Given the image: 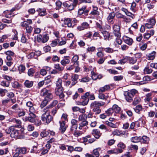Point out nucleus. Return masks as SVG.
<instances>
[{
  "mask_svg": "<svg viewBox=\"0 0 157 157\" xmlns=\"http://www.w3.org/2000/svg\"><path fill=\"white\" fill-rule=\"evenodd\" d=\"M105 103V102L102 101H95L91 103L90 106L92 109L93 111L95 112L96 114H98L101 112L100 107L103 106Z\"/></svg>",
  "mask_w": 157,
  "mask_h": 157,
  "instance_id": "nucleus-1",
  "label": "nucleus"
},
{
  "mask_svg": "<svg viewBox=\"0 0 157 157\" xmlns=\"http://www.w3.org/2000/svg\"><path fill=\"white\" fill-rule=\"evenodd\" d=\"M43 112L41 115V119L45 124H48L52 121L53 117L50 115V111L47 107L43 109Z\"/></svg>",
  "mask_w": 157,
  "mask_h": 157,
  "instance_id": "nucleus-2",
  "label": "nucleus"
},
{
  "mask_svg": "<svg viewBox=\"0 0 157 157\" xmlns=\"http://www.w3.org/2000/svg\"><path fill=\"white\" fill-rule=\"evenodd\" d=\"M40 94L41 96L44 97L45 99H52L53 98L52 95L50 91L45 88L41 90Z\"/></svg>",
  "mask_w": 157,
  "mask_h": 157,
  "instance_id": "nucleus-3",
  "label": "nucleus"
},
{
  "mask_svg": "<svg viewBox=\"0 0 157 157\" xmlns=\"http://www.w3.org/2000/svg\"><path fill=\"white\" fill-rule=\"evenodd\" d=\"M10 129L11 131L10 136L12 138H14L16 139H20L21 138L19 131L15 129L14 126H10Z\"/></svg>",
  "mask_w": 157,
  "mask_h": 157,
  "instance_id": "nucleus-4",
  "label": "nucleus"
},
{
  "mask_svg": "<svg viewBox=\"0 0 157 157\" xmlns=\"http://www.w3.org/2000/svg\"><path fill=\"white\" fill-rule=\"evenodd\" d=\"M16 152L13 154V157H23L20 154H23L27 153V149L25 147L17 148L15 150Z\"/></svg>",
  "mask_w": 157,
  "mask_h": 157,
  "instance_id": "nucleus-5",
  "label": "nucleus"
},
{
  "mask_svg": "<svg viewBox=\"0 0 157 157\" xmlns=\"http://www.w3.org/2000/svg\"><path fill=\"white\" fill-rule=\"evenodd\" d=\"M61 21L63 22L62 24V26L63 27H66L67 26L69 28H73L71 23V20L69 18H62L61 20Z\"/></svg>",
  "mask_w": 157,
  "mask_h": 157,
  "instance_id": "nucleus-6",
  "label": "nucleus"
},
{
  "mask_svg": "<svg viewBox=\"0 0 157 157\" xmlns=\"http://www.w3.org/2000/svg\"><path fill=\"white\" fill-rule=\"evenodd\" d=\"M29 116H25L24 117L22 118L23 120L25 121L26 122L27 121L32 123H34L36 122V116L35 114L33 115H29Z\"/></svg>",
  "mask_w": 157,
  "mask_h": 157,
  "instance_id": "nucleus-7",
  "label": "nucleus"
},
{
  "mask_svg": "<svg viewBox=\"0 0 157 157\" xmlns=\"http://www.w3.org/2000/svg\"><path fill=\"white\" fill-rule=\"evenodd\" d=\"M147 23L145 24V27L148 29H151L155 24V19L152 17L148 19L147 20Z\"/></svg>",
  "mask_w": 157,
  "mask_h": 157,
  "instance_id": "nucleus-8",
  "label": "nucleus"
},
{
  "mask_svg": "<svg viewBox=\"0 0 157 157\" xmlns=\"http://www.w3.org/2000/svg\"><path fill=\"white\" fill-rule=\"evenodd\" d=\"M113 33L115 36L118 38L121 37L120 27L119 25H114L113 26Z\"/></svg>",
  "mask_w": 157,
  "mask_h": 157,
  "instance_id": "nucleus-9",
  "label": "nucleus"
},
{
  "mask_svg": "<svg viewBox=\"0 0 157 157\" xmlns=\"http://www.w3.org/2000/svg\"><path fill=\"white\" fill-rule=\"evenodd\" d=\"M42 36L41 35H38L36 36V40L39 43H45L49 39V36L47 34L44 35V39L42 40Z\"/></svg>",
  "mask_w": 157,
  "mask_h": 157,
  "instance_id": "nucleus-10",
  "label": "nucleus"
},
{
  "mask_svg": "<svg viewBox=\"0 0 157 157\" xmlns=\"http://www.w3.org/2000/svg\"><path fill=\"white\" fill-rule=\"evenodd\" d=\"M63 91V87H56L55 90V92L56 95L59 96L61 99H62L64 97Z\"/></svg>",
  "mask_w": 157,
  "mask_h": 157,
  "instance_id": "nucleus-11",
  "label": "nucleus"
},
{
  "mask_svg": "<svg viewBox=\"0 0 157 157\" xmlns=\"http://www.w3.org/2000/svg\"><path fill=\"white\" fill-rule=\"evenodd\" d=\"M59 123L60 124V127L59 129L62 133H63L67 128V126L65 124V122L61 120L59 121Z\"/></svg>",
  "mask_w": 157,
  "mask_h": 157,
  "instance_id": "nucleus-12",
  "label": "nucleus"
},
{
  "mask_svg": "<svg viewBox=\"0 0 157 157\" xmlns=\"http://www.w3.org/2000/svg\"><path fill=\"white\" fill-rule=\"evenodd\" d=\"M89 27V24L86 22H83L80 26L77 27V29L79 31H82L86 29Z\"/></svg>",
  "mask_w": 157,
  "mask_h": 157,
  "instance_id": "nucleus-13",
  "label": "nucleus"
},
{
  "mask_svg": "<svg viewBox=\"0 0 157 157\" xmlns=\"http://www.w3.org/2000/svg\"><path fill=\"white\" fill-rule=\"evenodd\" d=\"M91 134L96 139L99 138L101 136V133L100 131L98 129H94L92 131Z\"/></svg>",
  "mask_w": 157,
  "mask_h": 157,
  "instance_id": "nucleus-14",
  "label": "nucleus"
},
{
  "mask_svg": "<svg viewBox=\"0 0 157 157\" xmlns=\"http://www.w3.org/2000/svg\"><path fill=\"white\" fill-rule=\"evenodd\" d=\"M70 57L68 56H65L63 59L62 60L60 63L63 66H65L67 64H69L70 62Z\"/></svg>",
  "mask_w": 157,
  "mask_h": 157,
  "instance_id": "nucleus-15",
  "label": "nucleus"
},
{
  "mask_svg": "<svg viewBox=\"0 0 157 157\" xmlns=\"http://www.w3.org/2000/svg\"><path fill=\"white\" fill-rule=\"evenodd\" d=\"M124 95L127 101L130 102L132 100L133 97L131 95V94L129 93V92L126 91L124 92Z\"/></svg>",
  "mask_w": 157,
  "mask_h": 157,
  "instance_id": "nucleus-16",
  "label": "nucleus"
},
{
  "mask_svg": "<svg viewBox=\"0 0 157 157\" xmlns=\"http://www.w3.org/2000/svg\"><path fill=\"white\" fill-rule=\"evenodd\" d=\"M125 132L120 130L117 129H114L112 132V134L113 136H120L121 135H124L125 134Z\"/></svg>",
  "mask_w": 157,
  "mask_h": 157,
  "instance_id": "nucleus-17",
  "label": "nucleus"
},
{
  "mask_svg": "<svg viewBox=\"0 0 157 157\" xmlns=\"http://www.w3.org/2000/svg\"><path fill=\"white\" fill-rule=\"evenodd\" d=\"M25 29L26 30L25 34L28 37H29L33 31V28L31 26L28 25L25 28Z\"/></svg>",
  "mask_w": 157,
  "mask_h": 157,
  "instance_id": "nucleus-18",
  "label": "nucleus"
},
{
  "mask_svg": "<svg viewBox=\"0 0 157 157\" xmlns=\"http://www.w3.org/2000/svg\"><path fill=\"white\" fill-rule=\"evenodd\" d=\"M123 40L124 42L127 44L131 45L132 43L133 40L131 38L127 36L123 37Z\"/></svg>",
  "mask_w": 157,
  "mask_h": 157,
  "instance_id": "nucleus-19",
  "label": "nucleus"
},
{
  "mask_svg": "<svg viewBox=\"0 0 157 157\" xmlns=\"http://www.w3.org/2000/svg\"><path fill=\"white\" fill-rule=\"evenodd\" d=\"M10 121L17 124V125H15V126L17 127H19L20 126H21V122L20 120L13 118L10 120Z\"/></svg>",
  "mask_w": 157,
  "mask_h": 157,
  "instance_id": "nucleus-20",
  "label": "nucleus"
},
{
  "mask_svg": "<svg viewBox=\"0 0 157 157\" xmlns=\"http://www.w3.org/2000/svg\"><path fill=\"white\" fill-rule=\"evenodd\" d=\"M115 16L114 13H109L107 18V20L108 22L111 24H113V20Z\"/></svg>",
  "mask_w": 157,
  "mask_h": 157,
  "instance_id": "nucleus-21",
  "label": "nucleus"
},
{
  "mask_svg": "<svg viewBox=\"0 0 157 157\" xmlns=\"http://www.w3.org/2000/svg\"><path fill=\"white\" fill-rule=\"evenodd\" d=\"M122 151L123 150L121 149H117L109 150L108 151V153L109 154H117L118 153H122Z\"/></svg>",
  "mask_w": 157,
  "mask_h": 157,
  "instance_id": "nucleus-22",
  "label": "nucleus"
},
{
  "mask_svg": "<svg viewBox=\"0 0 157 157\" xmlns=\"http://www.w3.org/2000/svg\"><path fill=\"white\" fill-rule=\"evenodd\" d=\"M152 95V93H147L145 95V98L144 99V101L145 102L148 103L152 99L151 97Z\"/></svg>",
  "mask_w": 157,
  "mask_h": 157,
  "instance_id": "nucleus-23",
  "label": "nucleus"
},
{
  "mask_svg": "<svg viewBox=\"0 0 157 157\" xmlns=\"http://www.w3.org/2000/svg\"><path fill=\"white\" fill-rule=\"evenodd\" d=\"M102 33L104 36V40H109L112 38L110 37V33L108 32L104 31L102 32Z\"/></svg>",
  "mask_w": 157,
  "mask_h": 157,
  "instance_id": "nucleus-24",
  "label": "nucleus"
},
{
  "mask_svg": "<svg viewBox=\"0 0 157 157\" xmlns=\"http://www.w3.org/2000/svg\"><path fill=\"white\" fill-rule=\"evenodd\" d=\"M110 89V86L109 85H106L104 87L100 88L98 90L99 92H103L106 91Z\"/></svg>",
  "mask_w": 157,
  "mask_h": 157,
  "instance_id": "nucleus-25",
  "label": "nucleus"
},
{
  "mask_svg": "<svg viewBox=\"0 0 157 157\" xmlns=\"http://www.w3.org/2000/svg\"><path fill=\"white\" fill-rule=\"evenodd\" d=\"M101 151V148L98 147L93 150L92 153L96 157H99L100 155L99 151Z\"/></svg>",
  "mask_w": 157,
  "mask_h": 157,
  "instance_id": "nucleus-26",
  "label": "nucleus"
},
{
  "mask_svg": "<svg viewBox=\"0 0 157 157\" xmlns=\"http://www.w3.org/2000/svg\"><path fill=\"white\" fill-rule=\"evenodd\" d=\"M156 54V52L155 51H153L151 53L148 54L147 59L149 60H153L155 58V56Z\"/></svg>",
  "mask_w": 157,
  "mask_h": 157,
  "instance_id": "nucleus-27",
  "label": "nucleus"
},
{
  "mask_svg": "<svg viewBox=\"0 0 157 157\" xmlns=\"http://www.w3.org/2000/svg\"><path fill=\"white\" fill-rule=\"evenodd\" d=\"M141 137H140L134 136L131 138V141L133 143H136L140 141Z\"/></svg>",
  "mask_w": 157,
  "mask_h": 157,
  "instance_id": "nucleus-28",
  "label": "nucleus"
},
{
  "mask_svg": "<svg viewBox=\"0 0 157 157\" xmlns=\"http://www.w3.org/2000/svg\"><path fill=\"white\" fill-rule=\"evenodd\" d=\"M82 99L81 101L79 102L78 105H85L88 104L89 100V98H85L84 99Z\"/></svg>",
  "mask_w": 157,
  "mask_h": 157,
  "instance_id": "nucleus-29",
  "label": "nucleus"
},
{
  "mask_svg": "<svg viewBox=\"0 0 157 157\" xmlns=\"http://www.w3.org/2000/svg\"><path fill=\"white\" fill-rule=\"evenodd\" d=\"M88 124V122L86 120L81 121V122L79 124L78 128L79 129H82L83 127L86 126Z\"/></svg>",
  "mask_w": 157,
  "mask_h": 157,
  "instance_id": "nucleus-30",
  "label": "nucleus"
},
{
  "mask_svg": "<svg viewBox=\"0 0 157 157\" xmlns=\"http://www.w3.org/2000/svg\"><path fill=\"white\" fill-rule=\"evenodd\" d=\"M24 84L25 86L26 87L30 88L33 86V82L32 81H30L29 80H26Z\"/></svg>",
  "mask_w": 157,
  "mask_h": 157,
  "instance_id": "nucleus-31",
  "label": "nucleus"
},
{
  "mask_svg": "<svg viewBox=\"0 0 157 157\" xmlns=\"http://www.w3.org/2000/svg\"><path fill=\"white\" fill-rule=\"evenodd\" d=\"M112 109L113 112H115L116 113H119L121 110V108L116 104L114 105L113 106Z\"/></svg>",
  "mask_w": 157,
  "mask_h": 157,
  "instance_id": "nucleus-32",
  "label": "nucleus"
},
{
  "mask_svg": "<svg viewBox=\"0 0 157 157\" xmlns=\"http://www.w3.org/2000/svg\"><path fill=\"white\" fill-rule=\"evenodd\" d=\"M128 61L129 63L130 64H133L135 63L137 61V59H136V58L128 57Z\"/></svg>",
  "mask_w": 157,
  "mask_h": 157,
  "instance_id": "nucleus-33",
  "label": "nucleus"
},
{
  "mask_svg": "<svg viewBox=\"0 0 157 157\" xmlns=\"http://www.w3.org/2000/svg\"><path fill=\"white\" fill-rule=\"evenodd\" d=\"M106 124L108 126L113 128H116L117 127V125L115 124H114L111 122H109L108 121H105Z\"/></svg>",
  "mask_w": 157,
  "mask_h": 157,
  "instance_id": "nucleus-34",
  "label": "nucleus"
},
{
  "mask_svg": "<svg viewBox=\"0 0 157 157\" xmlns=\"http://www.w3.org/2000/svg\"><path fill=\"white\" fill-rule=\"evenodd\" d=\"M93 10L91 12V13L93 15H98L99 14V12L98 11V7L95 6H93Z\"/></svg>",
  "mask_w": 157,
  "mask_h": 157,
  "instance_id": "nucleus-35",
  "label": "nucleus"
},
{
  "mask_svg": "<svg viewBox=\"0 0 157 157\" xmlns=\"http://www.w3.org/2000/svg\"><path fill=\"white\" fill-rule=\"evenodd\" d=\"M87 118L86 115L85 114H81L78 117V120L80 121H84Z\"/></svg>",
  "mask_w": 157,
  "mask_h": 157,
  "instance_id": "nucleus-36",
  "label": "nucleus"
},
{
  "mask_svg": "<svg viewBox=\"0 0 157 157\" xmlns=\"http://www.w3.org/2000/svg\"><path fill=\"white\" fill-rule=\"evenodd\" d=\"M62 80L60 78H59L56 81V87H63L62 86Z\"/></svg>",
  "mask_w": 157,
  "mask_h": 157,
  "instance_id": "nucleus-37",
  "label": "nucleus"
},
{
  "mask_svg": "<svg viewBox=\"0 0 157 157\" xmlns=\"http://www.w3.org/2000/svg\"><path fill=\"white\" fill-rule=\"evenodd\" d=\"M78 56L77 55H75L73 56L72 59V61L74 63V65L78 64Z\"/></svg>",
  "mask_w": 157,
  "mask_h": 157,
  "instance_id": "nucleus-38",
  "label": "nucleus"
},
{
  "mask_svg": "<svg viewBox=\"0 0 157 157\" xmlns=\"http://www.w3.org/2000/svg\"><path fill=\"white\" fill-rule=\"evenodd\" d=\"M99 95L98 97L99 98L101 99H105L106 100L107 99L108 97V96L105 95L104 94H102V92H99Z\"/></svg>",
  "mask_w": 157,
  "mask_h": 157,
  "instance_id": "nucleus-39",
  "label": "nucleus"
},
{
  "mask_svg": "<svg viewBox=\"0 0 157 157\" xmlns=\"http://www.w3.org/2000/svg\"><path fill=\"white\" fill-rule=\"evenodd\" d=\"M51 99H45L44 100V101L41 102L40 107L41 108H43L45 106L47 103H48L49 101Z\"/></svg>",
  "mask_w": 157,
  "mask_h": 157,
  "instance_id": "nucleus-40",
  "label": "nucleus"
},
{
  "mask_svg": "<svg viewBox=\"0 0 157 157\" xmlns=\"http://www.w3.org/2000/svg\"><path fill=\"white\" fill-rule=\"evenodd\" d=\"M37 11L38 12L39 15L41 16H44L46 14V11L45 10H43L40 8L38 9Z\"/></svg>",
  "mask_w": 157,
  "mask_h": 157,
  "instance_id": "nucleus-41",
  "label": "nucleus"
},
{
  "mask_svg": "<svg viewBox=\"0 0 157 157\" xmlns=\"http://www.w3.org/2000/svg\"><path fill=\"white\" fill-rule=\"evenodd\" d=\"M29 115H33L35 114V113H36V109L33 106L29 108Z\"/></svg>",
  "mask_w": 157,
  "mask_h": 157,
  "instance_id": "nucleus-42",
  "label": "nucleus"
},
{
  "mask_svg": "<svg viewBox=\"0 0 157 157\" xmlns=\"http://www.w3.org/2000/svg\"><path fill=\"white\" fill-rule=\"evenodd\" d=\"M134 109L136 112L138 113H140V111L142 109V107L140 105H138L136 106L135 108Z\"/></svg>",
  "mask_w": 157,
  "mask_h": 157,
  "instance_id": "nucleus-43",
  "label": "nucleus"
},
{
  "mask_svg": "<svg viewBox=\"0 0 157 157\" xmlns=\"http://www.w3.org/2000/svg\"><path fill=\"white\" fill-rule=\"evenodd\" d=\"M114 112L112 108H109L107 110L105 111V113L108 116L112 115Z\"/></svg>",
  "mask_w": 157,
  "mask_h": 157,
  "instance_id": "nucleus-44",
  "label": "nucleus"
},
{
  "mask_svg": "<svg viewBox=\"0 0 157 157\" xmlns=\"http://www.w3.org/2000/svg\"><path fill=\"white\" fill-rule=\"evenodd\" d=\"M9 152V150L8 148H6L5 149V151L4 150L0 149V155H6Z\"/></svg>",
  "mask_w": 157,
  "mask_h": 157,
  "instance_id": "nucleus-45",
  "label": "nucleus"
},
{
  "mask_svg": "<svg viewBox=\"0 0 157 157\" xmlns=\"http://www.w3.org/2000/svg\"><path fill=\"white\" fill-rule=\"evenodd\" d=\"M152 71L153 70L149 68L148 67H146L144 70V73L148 74L151 73Z\"/></svg>",
  "mask_w": 157,
  "mask_h": 157,
  "instance_id": "nucleus-46",
  "label": "nucleus"
},
{
  "mask_svg": "<svg viewBox=\"0 0 157 157\" xmlns=\"http://www.w3.org/2000/svg\"><path fill=\"white\" fill-rule=\"evenodd\" d=\"M122 75L115 76L113 77V80L115 81H119L122 80L123 78Z\"/></svg>",
  "mask_w": 157,
  "mask_h": 157,
  "instance_id": "nucleus-47",
  "label": "nucleus"
},
{
  "mask_svg": "<svg viewBox=\"0 0 157 157\" xmlns=\"http://www.w3.org/2000/svg\"><path fill=\"white\" fill-rule=\"evenodd\" d=\"M128 61V57H125V58L122 59H121L118 62V63L120 64H123L125 63Z\"/></svg>",
  "mask_w": 157,
  "mask_h": 157,
  "instance_id": "nucleus-48",
  "label": "nucleus"
},
{
  "mask_svg": "<svg viewBox=\"0 0 157 157\" xmlns=\"http://www.w3.org/2000/svg\"><path fill=\"white\" fill-rule=\"evenodd\" d=\"M54 67L59 71H62L64 69L63 67H61L59 64H56L54 65Z\"/></svg>",
  "mask_w": 157,
  "mask_h": 157,
  "instance_id": "nucleus-49",
  "label": "nucleus"
},
{
  "mask_svg": "<svg viewBox=\"0 0 157 157\" xmlns=\"http://www.w3.org/2000/svg\"><path fill=\"white\" fill-rule=\"evenodd\" d=\"M140 101L141 100L140 97H136L134 98L133 104L134 105H136L138 104L140 102Z\"/></svg>",
  "mask_w": 157,
  "mask_h": 157,
  "instance_id": "nucleus-50",
  "label": "nucleus"
},
{
  "mask_svg": "<svg viewBox=\"0 0 157 157\" xmlns=\"http://www.w3.org/2000/svg\"><path fill=\"white\" fill-rule=\"evenodd\" d=\"M149 140V138L146 136H144L141 137V140L140 141L144 143H147Z\"/></svg>",
  "mask_w": 157,
  "mask_h": 157,
  "instance_id": "nucleus-51",
  "label": "nucleus"
},
{
  "mask_svg": "<svg viewBox=\"0 0 157 157\" xmlns=\"http://www.w3.org/2000/svg\"><path fill=\"white\" fill-rule=\"evenodd\" d=\"M25 66L21 64L18 67V70L21 72H23L25 70Z\"/></svg>",
  "mask_w": 157,
  "mask_h": 157,
  "instance_id": "nucleus-52",
  "label": "nucleus"
},
{
  "mask_svg": "<svg viewBox=\"0 0 157 157\" xmlns=\"http://www.w3.org/2000/svg\"><path fill=\"white\" fill-rule=\"evenodd\" d=\"M104 50L105 52L109 53H112L114 51L113 49L109 47L104 48Z\"/></svg>",
  "mask_w": 157,
  "mask_h": 157,
  "instance_id": "nucleus-53",
  "label": "nucleus"
},
{
  "mask_svg": "<svg viewBox=\"0 0 157 157\" xmlns=\"http://www.w3.org/2000/svg\"><path fill=\"white\" fill-rule=\"evenodd\" d=\"M4 53L6 56H13L14 55V53L13 52L10 50L5 52Z\"/></svg>",
  "mask_w": 157,
  "mask_h": 157,
  "instance_id": "nucleus-54",
  "label": "nucleus"
},
{
  "mask_svg": "<svg viewBox=\"0 0 157 157\" xmlns=\"http://www.w3.org/2000/svg\"><path fill=\"white\" fill-rule=\"evenodd\" d=\"M1 86H3L8 87L10 85V82L9 81H2L0 83Z\"/></svg>",
  "mask_w": 157,
  "mask_h": 157,
  "instance_id": "nucleus-55",
  "label": "nucleus"
},
{
  "mask_svg": "<svg viewBox=\"0 0 157 157\" xmlns=\"http://www.w3.org/2000/svg\"><path fill=\"white\" fill-rule=\"evenodd\" d=\"M117 146L118 147L120 148V149H121L122 150V149H124L126 147L125 145L122 142L119 143Z\"/></svg>",
  "mask_w": 157,
  "mask_h": 157,
  "instance_id": "nucleus-56",
  "label": "nucleus"
},
{
  "mask_svg": "<svg viewBox=\"0 0 157 157\" xmlns=\"http://www.w3.org/2000/svg\"><path fill=\"white\" fill-rule=\"evenodd\" d=\"M82 134V132L81 131H74V132L73 133V134L76 137H78L81 136Z\"/></svg>",
  "mask_w": 157,
  "mask_h": 157,
  "instance_id": "nucleus-57",
  "label": "nucleus"
},
{
  "mask_svg": "<svg viewBox=\"0 0 157 157\" xmlns=\"http://www.w3.org/2000/svg\"><path fill=\"white\" fill-rule=\"evenodd\" d=\"M56 10H59L61 7L62 5V2L60 1H57L56 3Z\"/></svg>",
  "mask_w": 157,
  "mask_h": 157,
  "instance_id": "nucleus-58",
  "label": "nucleus"
},
{
  "mask_svg": "<svg viewBox=\"0 0 157 157\" xmlns=\"http://www.w3.org/2000/svg\"><path fill=\"white\" fill-rule=\"evenodd\" d=\"M7 92L6 89H3L0 88V95L1 96H3L5 95V94Z\"/></svg>",
  "mask_w": 157,
  "mask_h": 157,
  "instance_id": "nucleus-59",
  "label": "nucleus"
},
{
  "mask_svg": "<svg viewBox=\"0 0 157 157\" xmlns=\"http://www.w3.org/2000/svg\"><path fill=\"white\" fill-rule=\"evenodd\" d=\"M35 72L34 70L33 69H29L28 71V74L29 76H32Z\"/></svg>",
  "mask_w": 157,
  "mask_h": 157,
  "instance_id": "nucleus-60",
  "label": "nucleus"
},
{
  "mask_svg": "<svg viewBox=\"0 0 157 157\" xmlns=\"http://www.w3.org/2000/svg\"><path fill=\"white\" fill-rule=\"evenodd\" d=\"M116 43H117L119 45H121L122 43V41L121 39L119 38H116L114 42V45L115 46H116L117 45Z\"/></svg>",
  "mask_w": 157,
  "mask_h": 157,
  "instance_id": "nucleus-61",
  "label": "nucleus"
},
{
  "mask_svg": "<svg viewBox=\"0 0 157 157\" xmlns=\"http://www.w3.org/2000/svg\"><path fill=\"white\" fill-rule=\"evenodd\" d=\"M58 103V101L57 100H54V101L49 106H47L48 108V109L49 108H52L53 106H55Z\"/></svg>",
  "mask_w": 157,
  "mask_h": 157,
  "instance_id": "nucleus-62",
  "label": "nucleus"
},
{
  "mask_svg": "<svg viewBox=\"0 0 157 157\" xmlns=\"http://www.w3.org/2000/svg\"><path fill=\"white\" fill-rule=\"evenodd\" d=\"M117 17L118 18H123L124 19H125V21L126 22H127L128 21V19L127 18H125V17L122 14L118 13L117 15Z\"/></svg>",
  "mask_w": 157,
  "mask_h": 157,
  "instance_id": "nucleus-63",
  "label": "nucleus"
},
{
  "mask_svg": "<svg viewBox=\"0 0 157 157\" xmlns=\"http://www.w3.org/2000/svg\"><path fill=\"white\" fill-rule=\"evenodd\" d=\"M12 86L14 88H18L20 86L18 82L15 81L12 84Z\"/></svg>",
  "mask_w": 157,
  "mask_h": 157,
  "instance_id": "nucleus-64",
  "label": "nucleus"
}]
</instances>
